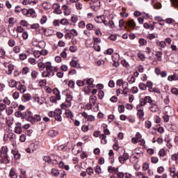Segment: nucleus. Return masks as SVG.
Here are the masks:
<instances>
[{
	"instance_id": "nucleus-1",
	"label": "nucleus",
	"mask_w": 178,
	"mask_h": 178,
	"mask_svg": "<svg viewBox=\"0 0 178 178\" xmlns=\"http://www.w3.org/2000/svg\"><path fill=\"white\" fill-rule=\"evenodd\" d=\"M93 136L94 137H99L100 140H102V144H106V136L104 135V134H101V131H95Z\"/></svg>"
},
{
	"instance_id": "nucleus-2",
	"label": "nucleus",
	"mask_w": 178,
	"mask_h": 178,
	"mask_svg": "<svg viewBox=\"0 0 178 178\" xmlns=\"http://www.w3.org/2000/svg\"><path fill=\"white\" fill-rule=\"evenodd\" d=\"M163 111L165 115H168V116L172 117L175 115V108L170 106H165Z\"/></svg>"
},
{
	"instance_id": "nucleus-3",
	"label": "nucleus",
	"mask_w": 178,
	"mask_h": 178,
	"mask_svg": "<svg viewBox=\"0 0 178 178\" xmlns=\"http://www.w3.org/2000/svg\"><path fill=\"white\" fill-rule=\"evenodd\" d=\"M136 22H134V19H129L127 22V26H125L126 30H128V31H130V30H134L136 29Z\"/></svg>"
},
{
	"instance_id": "nucleus-4",
	"label": "nucleus",
	"mask_w": 178,
	"mask_h": 178,
	"mask_svg": "<svg viewBox=\"0 0 178 178\" xmlns=\"http://www.w3.org/2000/svg\"><path fill=\"white\" fill-rule=\"evenodd\" d=\"M169 172H170V176L172 178H178V171L176 172V168L170 167Z\"/></svg>"
},
{
	"instance_id": "nucleus-5",
	"label": "nucleus",
	"mask_w": 178,
	"mask_h": 178,
	"mask_svg": "<svg viewBox=\"0 0 178 178\" xmlns=\"http://www.w3.org/2000/svg\"><path fill=\"white\" fill-rule=\"evenodd\" d=\"M129 158V154L124 152L122 156H120L118 159H119V162H120L122 163V165H123V163H124V162H126V161H128Z\"/></svg>"
},
{
	"instance_id": "nucleus-6",
	"label": "nucleus",
	"mask_w": 178,
	"mask_h": 178,
	"mask_svg": "<svg viewBox=\"0 0 178 178\" xmlns=\"http://www.w3.org/2000/svg\"><path fill=\"white\" fill-rule=\"evenodd\" d=\"M61 115H62L61 109L56 110V113L54 115V118H55L56 120H57L58 122H62Z\"/></svg>"
},
{
	"instance_id": "nucleus-7",
	"label": "nucleus",
	"mask_w": 178,
	"mask_h": 178,
	"mask_svg": "<svg viewBox=\"0 0 178 178\" xmlns=\"http://www.w3.org/2000/svg\"><path fill=\"white\" fill-rule=\"evenodd\" d=\"M81 115L83 118H85V119H87L88 122H94V120H95V117L92 115H88V114H87L86 112L82 113Z\"/></svg>"
},
{
	"instance_id": "nucleus-8",
	"label": "nucleus",
	"mask_w": 178,
	"mask_h": 178,
	"mask_svg": "<svg viewBox=\"0 0 178 178\" xmlns=\"http://www.w3.org/2000/svg\"><path fill=\"white\" fill-rule=\"evenodd\" d=\"M62 9H63L64 15L65 16H69L72 13V10L69 8V6L67 5H63L62 6Z\"/></svg>"
},
{
	"instance_id": "nucleus-9",
	"label": "nucleus",
	"mask_w": 178,
	"mask_h": 178,
	"mask_svg": "<svg viewBox=\"0 0 178 178\" xmlns=\"http://www.w3.org/2000/svg\"><path fill=\"white\" fill-rule=\"evenodd\" d=\"M85 84H87L90 88H94V79L90 78L88 79H86Z\"/></svg>"
},
{
	"instance_id": "nucleus-10",
	"label": "nucleus",
	"mask_w": 178,
	"mask_h": 178,
	"mask_svg": "<svg viewBox=\"0 0 178 178\" xmlns=\"http://www.w3.org/2000/svg\"><path fill=\"white\" fill-rule=\"evenodd\" d=\"M30 99H31V95L30 93H25L22 97V101L23 102H28Z\"/></svg>"
},
{
	"instance_id": "nucleus-11",
	"label": "nucleus",
	"mask_w": 178,
	"mask_h": 178,
	"mask_svg": "<svg viewBox=\"0 0 178 178\" xmlns=\"http://www.w3.org/2000/svg\"><path fill=\"white\" fill-rule=\"evenodd\" d=\"M8 71L6 70V74L10 75L12 74V73H13V70H15V65H13V64H8Z\"/></svg>"
},
{
	"instance_id": "nucleus-12",
	"label": "nucleus",
	"mask_w": 178,
	"mask_h": 178,
	"mask_svg": "<svg viewBox=\"0 0 178 178\" xmlns=\"http://www.w3.org/2000/svg\"><path fill=\"white\" fill-rule=\"evenodd\" d=\"M19 91H20L21 94H24L26 91H27V88L26 86L19 84L18 87L16 88Z\"/></svg>"
},
{
	"instance_id": "nucleus-13",
	"label": "nucleus",
	"mask_w": 178,
	"mask_h": 178,
	"mask_svg": "<svg viewBox=\"0 0 178 178\" xmlns=\"http://www.w3.org/2000/svg\"><path fill=\"white\" fill-rule=\"evenodd\" d=\"M8 86L11 88H17V82L13 79H10L8 81Z\"/></svg>"
},
{
	"instance_id": "nucleus-14",
	"label": "nucleus",
	"mask_w": 178,
	"mask_h": 178,
	"mask_svg": "<svg viewBox=\"0 0 178 178\" xmlns=\"http://www.w3.org/2000/svg\"><path fill=\"white\" fill-rule=\"evenodd\" d=\"M149 109L151 112H156L158 111V106L156 105V102L150 104Z\"/></svg>"
},
{
	"instance_id": "nucleus-15",
	"label": "nucleus",
	"mask_w": 178,
	"mask_h": 178,
	"mask_svg": "<svg viewBox=\"0 0 178 178\" xmlns=\"http://www.w3.org/2000/svg\"><path fill=\"white\" fill-rule=\"evenodd\" d=\"M15 133L17 134H22V124L17 123L15 128Z\"/></svg>"
},
{
	"instance_id": "nucleus-16",
	"label": "nucleus",
	"mask_w": 178,
	"mask_h": 178,
	"mask_svg": "<svg viewBox=\"0 0 178 178\" xmlns=\"http://www.w3.org/2000/svg\"><path fill=\"white\" fill-rule=\"evenodd\" d=\"M137 115L140 120H144V109H138L137 111Z\"/></svg>"
},
{
	"instance_id": "nucleus-17",
	"label": "nucleus",
	"mask_w": 178,
	"mask_h": 178,
	"mask_svg": "<svg viewBox=\"0 0 178 178\" xmlns=\"http://www.w3.org/2000/svg\"><path fill=\"white\" fill-rule=\"evenodd\" d=\"M35 16H37V14L34 9L30 8L28 10V17H35Z\"/></svg>"
},
{
	"instance_id": "nucleus-18",
	"label": "nucleus",
	"mask_w": 178,
	"mask_h": 178,
	"mask_svg": "<svg viewBox=\"0 0 178 178\" xmlns=\"http://www.w3.org/2000/svg\"><path fill=\"white\" fill-rule=\"evenodd\" d=\"M143 99H145L146 104H149V105L156 102L154 100L152 99V97H151V96H146Z\"/></svg>"
},
{
	"instance_id": "nucleus-19",
	"label": "nucleus",
	"mask_w": 178,
	"mask_h": 178,
	"mask_svg": "<svg viewBox=\"0 0 178 178\" xmlns=\"http://www.w3.org/2000/svg\"><path fill=\"white\" fill-rule=\"evenodd\" d=\"M9 176L10 178H17V174L15 168H11L9 172Z\"/></svg>"
},
{
	"instance_id": "nucleus-20",
	"label": "nucleus",
	"mask_w": 178,
	"mask_h": 178,
	"mask_svg": "<svg viewBox=\"0 0 178 178\" xmlns=\"http://www.w3.org/2000/svg\"><path fill=\"white\" fill-rule=\"evenodd\" d=\"M58 131H55L54 129H51L50 131H48V136L49 137H52V138L56 137V136H58Z\"/></svg>"
},
{
	"instance_id": "nucleus-21",
	"label": "nucleus",
	"mask_w": 178,
	"mask_h": 178,
	"mask_svg": "<svg viewBox=\"0 0 178 178\" xmlns=\"http://www.w3.org/2000/svg\"><path fill=\"white\" fill-rule=\"evenodd\" d=\"M53 92L56 95L55 97H56V99L58 101H60V92H59V90L56 88L53 90Z\"/></svg>"
},
{
	"instance_id": "nucleus-22",
	"label": "nucleus",
	"mask_w": 178,
	"mask_h": 178,
	"mask_svg": "<svg viewBox=\"0 0 178 178\" xmlns=\"http://www.w3.org/2000/svg\"><path fill=\"white\" fill-rule=\"evenodd\" d=\"M168 81H177L178 75L177 74L170 75L168 77Z\"/></svg>"
},
{
	"instance_id": "nucleus-23",
	"label": "nucleus",
	"mask_w": 178,
	"mask_h": 178,
	"mask_svg": "<svg viewBox=\"0 0 178 178\" xmlns=\"http://www.w3.org/2000/svg\"><path fill=\"white\" fill-rule=\"evenodd\" d=\"M52 158H54V156H45L43 157V161H44V162H47V163L51 165V163H52Z\"/></svg>"
},
{
	"instance_id": "nucleus-24",
	"label": "nucleus",
	"mask_w": 178,
	"mask_h": 178,
	"mask_svg": "<svg viewBox=\"0 0 178 178\" xmlns=\"http://www.w3.org/2000/svg\"><path fill=\"white\" fill-rule=\"evenodd\" d=\"M12 154L14 156L15 159H20L21 154L19 153V152L16 149L12 150Z\"/></svg>"
},
{
	"instance_id": "nucleus-25",
	"label": "nucleus",
	"mask_w": 178,
	"mask_h": 178,
	"mask_svg": "<svg viewBox=\"0 0 178 178\" xmlns=\"http://www.w3.org/2000/svg\"><path fill=\"white\" fill-rule=\"evenodd\" d=\"M46 70L48 72H54V66H52L51 62H47L46 63Z\"/></svg>"
},
{
	"instance_id": "nucleus-26",
	"label": "nucleus",
	"mask_w": 178,
	"mask_h": 178,
	"mask_svg": "<svg viewBox=\"0 0 178 178\" xmlns=\"http://www.w3.org/2000/svg\"><path fill=\"white\" fill-rule=\"evenodd\" d=\"M162 55L163 54L161 51H156L155 56L159 62L162 61Z\"/></svg>"
},
{
	"instance_id": "nucleus-27",
	"label": "nucleus",
	"mask_w": 178,
	"mask_h": 178,
	"mask_svg": "<svg viewBox=\"0 0 178 178\" xmlns=\"http://www.w3.org/2000/svg\"><path fill=\"white\" fill-rule=\"evenodd\" d=\"M73 99V96L70 94H67L65 97V102L67 104H72V101Z\"/></svg>"
},
{
	"instance_id": "nucleus-28",
	"label": "nucleus",
	"mask_w": 178,
	"mask_h": 178,
	"mask_svg": "<svg viewBox=\"0 0 178 178\" xmlns=\"http://www.w3.org/2000/svg\"><path fill=\"white\" fill-rule=\"evenodd\" d=\"M1 163H9L10 161L9 159L8 158V155H5V156H1Z\"/></svg>"
},
{
	"instance_id": "nucleus-29",
	"label": "nucleus",
	"mask_w": 178,
	"mask_h": 178,
	"mask_svg": "<svg viewBox=\"0 0 178 178\" xmlns=\"http://www.w3.org/2000/svg\"><path fill=\"white\" fill-rule=\"evenodd\" d=\"M1 156H3L5 155H8V147L6 146H4L1 147Z\"/></svg>"
},
{
	"instance_id": "nucleus-30",
	"label": "nucleus",
	"mask_w": 178,
	"mask_h": 178,
	"mask_svg": "<svg viewBox=\"0 0 178 178\" xmlns=\"http://www.w3.org/2000/svg\"><path fill=\"white\" fill-rule=\"evenodd\" d=\"M8 47H10V48H13L15 45H16V41L14 39L10 38L8 42Z\"/></svg>"
},
{
	"instance_id": "nucleus-31",
	"label": "nucleus",
	"mask_w": 178,
	"mask_h": 178,
	"mask_svg": "<svg viewBox=\"0 0 178 178\" xmlns=\"http://www.w3.org/2000/svg\"><path fill=\"white\" fill-rule=\"evenodd\" d=\"M1 102L2 101H0V116H2V112L6 109V104Z\"/></svg>"
},
{
	"instance_id": "nucleus-32",
	"label": "nucleus",
	"mask_w": 178,
	"mask_h": 178,
	"mask_svg": "<svg viewBox=\"0 0 178 178\" xmlns=\"http://www.w3.org/2000/svg\"><path fill=\"white\" fill-rule=\"evenodd\" d=\"M70 65L72 67H80V64H79V61H76L74 60H72L70 63Z\"/></svg>"
},
{
	"instance_id": "nucleus-33",
	"label": "nucleus",
	"mask_w": 178,
	"mask_h": 178,
	"mask_svg": "<svg viewBox=\"0 0 178 178\" xmlns=\"http://www.w3.org/2000/svg\"><path fill=\"white\" fill-rule=\"evenodd\" d=\"M58 165L59 168H60L61 169H65V170H69L70 169L69 165H65V163H63V161H60Z\"/></svg>"
},
{
	"instance_id": "nucleus-34",
	"label": "nucleus",
	"mask_w": 178,
	"mask_h": 178,
	"mask_svg": "<svg viewBox=\"0 0 178 178\" xmlns=\"http://www.w3.org/2000/svg\"><path fill=\"white\" fill-rule=\"evenodd\" d=\"M38 67L39 70H40V72H42V70H44V69L47 67V65L44 64V63L42 62H40V63H38Z\"/></svg>"
},
{
	"instance_id": "nucleus-35",
	"label": "nucleus",
	"mask_w": 178,
	"mask_h": 178,
	"mask_svg": "<svg viewBox=\"0 0 178 178\" xmlns=\"http://www.w3.org/2000/svg\"><path fill=\"white\" fill-rule=\"evenodd\" d=\"M102 22L105 24V26H109L110 27H111V29L115 27V23H113V21L112 20H110L107 24L105 22V20L104 19H102Z\"/></svg>"
},
{
	"instance_id": "nucleus-36",
	"label": "nucleus",
	"mask_w": 178,
	"mask_h": 178,
	"mask_svg": "<svg viewBox=\"0 0 178 178\" xmlns=\"http://www.w3.org/2000/svg\"><path fill=\"white\" fill-rule=\"evenodd\" d=\"M42 77H51V72L48 71V70H44L42 72Z\"/></svg>"
},
{
	"instance_id": "nucleus-37",
	"label": "nucleus",
	"mask_w": 178,
	"mask_h": 178,
	"mask_svg": "<svg viewBox=\"0 0 178 178\" xmlns=\"http://www.w3.org/2000/svg\"><path fill=\"white\" fill-rule=\"evenodd\" d=\"M156 45H158V47H160V48H165L166 47V42L165 41H157L156 42Z\"/></svg>"
},
{
	"instance_id": "nucleus-38",
	"label": "nucleus",
	"mask_w": 178,
	"mask_h": 178,
	"mask_svg": "<svg viewBox=\"0 0 178 178\" xmlns=\"http://www.w3.org/2000/svg\"><path fill=\"white\" fill-rule=\"evenodd\" d=\"M158 155L163 158V156H166V150L165 149H161L159 151Z\"/></svg>"
},
{
	"instance_id": "nucleus-39",
	"label": "nucleus",
	"mask_w": 178,
	"mask_h": 178,
	"mask_svg": "<svg viewBox=\"0 0 178 178\" xmlns=\"http://www.w3.org/2000/svg\"><path fill=\"white\" fill-rule=\"evenodd\" d=\"M51 173L52 176H54L56 177H58V176H59V171L56 170V168H52Z\"/></svg>"
},
{
	"instance_id": "nucleus-40",
	"label": "nucleus",
	"mask_w": 178,
	"mask_h": 178,
	"mask_svg": "<svg viewBox=\"0 0 178 178\" xmlns=\"http://www.w3.org/2000/svg\"><path fill=\"white\" fill-rule=\"evenodd\" d=\"M31 148H32V152H34V151H37L40 148V145L38 143H32L31 144Z\"/></svg>"
},
{
	"instance_id": "nucleus-41",
	"label": "nucleus",
	"mask_w": 178,
	"mask_h": 178,
	"mask_svg": "<svg viewBox=\"0 0 178 178\" xmlns=\"http://www.w3.org/2000/svg\"><path fill=\"white\" fill-rule=\"evenodd\" d=\"M127 81L129 84H134L136 83V77L135 76H129L127 79Z\"/></svg>"
},
{
	"instance_id": "nucleus-42",
	"label": "nucleus",
	"mask_w": 178,
	"mask_h": 178,
	"mask_svg": "<svg viewBox=\"0 0 178 178\" xmlns=\"http://www.w3.org/2000/svg\"><path fill=\"white\" fill-rule=\"evenodd\" d=\"M72 106V103H63L60 106L61 109H66V108H69Z\"/></svg>"
},
{
	"instance_id": "nucleus-43",
	"label": "nucleus",
	"mask_w": 178,
	"mask_h": 178,
	"mask_svg": "<svg viewBox=\"0 0 178 178\" xmlns=\"http://www.w3.org/2000/svg\"><path fill=\"white\" fill-rule=\"evenodd\" d=\"M138 87L142 91H145V90H147V84H145L144 83H140Z\"/></svg>"
},
{
	"instance_id": "nucleus-44",
	"label": "nucleus",
	"mask_w": 178,
	"mask_h": 178,
	"mask_svg": "<svg viewBox=\"0 0 178 178\" xmlns=\"http://www.w3.org/2000/svg\"><path fill=\"white\" fill-rule=\"evenodd\" d=\"M6 113L8 115V116H10V115L13 113V108H12V107L6 108Z\"/></svg>"
},
{
	"instance_id": "nucleus-45",
	"label": "nucleus",
	"mask_w": 178,
	"mask_h": 178,
	"mask_svg": "<svg viewBox=\"0 0 178 178\" xmlns=\"http://www.w3.org/2000/svg\"><path fill=\"white\" fill-rule=\"evenodd\" d=\"M97 101V97L94 95L90 96V103L95 105V102Z\"/></svg>"
},
{
	"instance_id": "nucleus-46",
	"label": "nucleus",
	"mask_w": 178,
	"mask_h": 178,
	"mask_svg": "<svg viewBox=\"0 0 178 178\" xmlns=\"http://www.w3.org/2000/svg\"><path fill=\"white\" fill-rule=\"evenodd\" d=\"M86 84V79H83V81L78 80L76 81V86L79 87H83Z\"/></svg>"
},
{
	"instance_id": "nucleus-47",
	"label": "nucleus",
	"mask_w": 178,
	"mask_h": 178,
	"mask_svg": "<svg viewBox=\"0 0 178 178\" xmlns=\"http://www.w3.org/2000/svg\"><path fill=\"white\" fill-rule=\"evenodd\" d=\"M75 8L77 10H81V9H83V4L78 1L75 3Z\"/></svg>"
},
{
	"instance_id": "nucleus-48",
	"label": "nucleus",
	"mask_w": 178,
	"mask_h": 178,
	"mask_svg": "<svg viewBox=\"0 0 178 178\" xmlns=\"http://www.w3.org/2000/svg\"><path fill=\"white\" fill-rule=\"evenodd\" d=\"M164 22L167 24H172L173 23H175V19H173V18H166Z\"/></svg>"
},
{
	"instance_id": "nucleus-49",
	"label": "nucleus",
	"mask_w": 178,
	"mask_h": 178,
	"mask_svg": "<svg viewBox=\"0 0 178 178\" xmlns=\"http://www.w3.org/2000/svg\"><path fill=\"white\" fill-rule=\"evenodd\" d=\"M13 52L14 54H19L20 53V47L15 46L13 48Z\"/></svg>"
},
{
	"instance_id": "nucleus-50",
	"label": "nucleus",
	"mask_w": 178,
	"mask_h": 178,
	"mask_svg": "<svg viewBox=\"0 0 178 178\" xmlns=\"http://www.w3.org/2000/svg\"><path fill=\"white\" fill-rule=\"evenodd\" d=\"M31 76L33 80H35L37 79V76H38V72L35 70L32 71Z\"/></svg>"
},
{
	"instance_id": "nucleus-51",
	"label": "nucleus",
	"mask_w": 178,
	"mask_h": 178,
	"mask_svg": "<svg viewBox=\"0 0 178 178\" xmlns=\"http://www.w3.org/2000/svg\"><path fill=\"white\" fill-rule=\"evenodd\" d=\"M35 102H37L38 105H42L44 104V101L42 99H40V97H35L34 99Z\"/></svg>"
},
{
	"instance_id": "nucleus-52",
	"label": "nucleus",
	"mask_w": 178,
	"mask_h": 178,
	"mask_svg": "<svg viewBox=\"0 0 178 178\" xmlns=\"http://www.w3.org/2000/svg\"><path fill=\"white\" fill-rule=\"evenodd\" d=\"M152 6H154V9H161L162 8V3L156 2Z\"/></svg>"
},
{
	"instance_id": "nucleus-53",
	"label": "nucleus",
	"mask_w": 178,
	"mask_h": 178,
	"mask_svg": "<svg viewBox=\"0 0 178 178\" xmlns=\"http://www.w3.org/2000/svg\"><path fill=\"white\" fill-rule=\"evenodd\" d=\"M124 83V81H123V79H118L116 81V86H118V87H122Z\"/></svg>"
},
{
	"instance_id": "nucleus-54",
	"label": "nucleus",
	"mask_w": 178,
	"mask_h": 178,
	"mask_svg": "<svg viewBox=\"0 0 178 178\" xmlns=\"http://www.w3.org/2000/svg\"><path fill=\"white\" fill-rule=\"evenodd\" d=\"M75 84H76V83L74 81L70 80L68 82V87H70V88L74 89Z\"/></svg>"
},
{
	"instance_id": "nucleus-55",
	"label": "nucleus",
	"mask_w": 178,
	"mask_h": 178,
	"mask_svg": "<svg viewBox=\"0 0 178 178\" xmlns=\"http://www.w3.org/2000/svg\"><path fill=\"white\" fill-rule=\"evenodd\" d=\"M121 63L122 66H124V67H129L130 66L129 62H127V60H126L125 59L122 60Z\"/></svg>"
},
{
	"instance_id": "nucleus-56",
	"label": "nucleus",
	"mask_w": 178,
	"mask_h": 178,
	"mask_svg": "<svg viewBox=\"0 0 178 178\" xmlns=\"http://www.w3.org/2000/svg\"><path fill=\"white\" fill-rule=\"evenodd\" d=\"M70 34L72 35H73L74 37H77V35H79V32H77V31L74 29H72L71 31H70Z\"/></svg>"
},
{
	"instance_id": "nucleus-57",
	"label": "nucleus",
	"mask_w": 178,
	"mask_h": 178,
	"mask_svg": "<svg viewBox=\"0 0 178 178\" xmlns=\"http://www.w3.org/2000/svg\"><path fill=\"white\" fill-rule=\"evenodd\" d=\"M86 173L88 176H91L92 173H94V169H92V168H87Z\"/></svg>"
},
{
	"instance_id": "nucleus-58",
	"label": "nucleus",
	"mask_w": 178,
	"mask_h": 178,
	"mask_svg": "<svg viewBox=\"0 0 178 178\" xmlns=\"http://www.w3.org/2000/svg\"><path fill=\"white\" fill-rule=\"evenodd\" d=\"M139 44L141 46L147 45V40L144 38L139 39Z\"/></svg>"
},
{
	"instance_id": "nucleus-59",
	"label": "nucleus",
	"mask_w": 178,
	"mask_h": 178,
	"mask_svg": "<svg viewBox=\"0 0 178 178\" xmlns=\"http://www.w3.org/2000/svg\"><path fill=\"white\" fill-rule=\"evenodd\" d=\"M27 120H28V122H30L31 123H32V124H34V123L35 122V119L32 115L29 116L27 118Z\"/></svg>"
},
{
	"instance_id": "nucleus-60",
	"label": "nucleus",
	"mask_w": 178,
	"mask_h": 178,
	"mask_svg": "<svg viewBox=\"0 0 178 178\" xmlns=\"http://www.w3.org/2000/svg\"><path fill=\"white\" fill-rule=\"evenodd\" d=\"M65 114L67 118H72V111L70 109H66Z\"/></svg>"
},
{
	"instance_id": "nucleus-61",
	"label": "nucleus",
	"mask_w": 178,
	"mask_h": 178,
	"mask_svg": "<svg viewBox=\"0 0 178 178\" xmlns=\"http://www.w3.org/2000/svg\"><path fill=\"white\" fill-rule=\"evenodd\" d=\"M8 23H9V24H11V26H13V24H15V23H16V19H15L14 17H10L8 19Z\"/></svg>"
},
{
	"instance_id": "nucleus-62",
	"label": "nucleus",
	"mask_w": 178,
	"mask_h": 178,
	"mask_svg": "<svg viewBox=\"0 0 178 178\" xmlns=\"http://www.w3.org/2000/svg\"><path fill=\"white\" fill-rule=\"evenodd\" d=\"M19 97H20V93L19 92H15L13 94V98L15 99H19Z\"/></svg>"
},
{
	"instance_id": "nucleus-63",
	"label": "nucleus",
	"mask_w": 178,
	"mask_h": 178,
	"mask_svg": "<svg viewBox=\"0 0 178 178\" xmlns=\"http://www.w3.org/2000/svg\"><path fill=\"white\" fill-rule=\"evenodd\" d=\"M4 105H10V100L8 97H5L3 100Z\"/></svg>"
},
{
	"instance_id": "nucleus-64",
	"label": "nucleus",
	"mask_w": 178,
	"mask_h": 178,
	"mask_svg": "<svg viewBox=\"0 0 178 178\" xmlns=\"http://www.w3.org/2000/svg\"><path fill=\"white\" fill-rule=\"evenodd\" d=\"M108 173H113V175H115V167L109 166L108 168Z\"/></svg>"
}]
</instances>
